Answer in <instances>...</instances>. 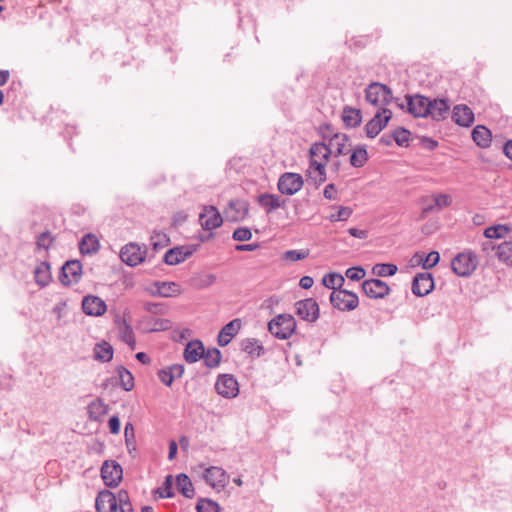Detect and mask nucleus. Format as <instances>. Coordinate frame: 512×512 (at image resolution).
Wrapping results in <instances>:
<instances>
[{
	"instance_id": "obj_38",
	"label": "nucleus",
	"mask_w": 512,
	"mask_h": 512,
	"mask_svg": "<svg viewBox=\"0 0 512 512\" xmlns=\"http://www.w3.org/2000/svg\"><path fill=\"white\" fill-rule=\"evenodd\" d=\"M95 359L101 362H109L113 358V348L107 342L98 343L94 348Z\"/></svg>"
},
{
	"instance_id": "obj_55",
	"label": "nucleus",
	"mask_w": 512,
	"mask_h": 512,
	"mask_svg": "<svg viewBox=\"0 0 512 512\" xmlns=\"http://www.w3.org/2000/svg\"><path fill=\"white\" fill-rule=\"evenodd\" d=\"M433 198L437 211L450 206V204L452 203V198L448 194H438L435 195Z\"/></svg>"
},
{
	"instance_id": "obj_7",
	"label": "nucleus",
	"mask_w": 512,
	"mask_h": 512,
	"mask_svg": "<svg viewBox=\"0 0 512 512\" xmlns=\"http://www.w3.org/2000/svg\"><path fill=\"white\" fill-rule=\"evenodd\" d=\"M146 254L147 248L145 245L140 246L137 243L130 242L121 248L120 258L128 266L135 267L144 262Z\"/></svg>"
},
{
	"instance_id": "obj_13",
	"label": "nucleus",
	"mask_w": 512,
	"mask_h": 512,
	"mask_svg": "<svg viewBox=\"0 0 512 512\" xmlns=\"http://www.w3.org/2000/svg\"><path fill=\"white\" fill-rule=\"evenodd\" d=\"M205 482L217 491H221L228 483V476L224 469L217 466H211L203 472Z\"/></svg>"
},
{
	"instance_id": "obj_9",
	"label": "nucleus",
	"mask_w": 512,
	"mask_h": 512,
	"mask_svg": "<svg viewBox=\"0 0 512 512\" xmlns=\"http://www.w3.org/2000/svg\"><path fill=\"white\" fill-rule=\"evenodd\" d=\"M303 184L304 181L300 174L285 172L279 177L277 187L281 194L292 196L301 190Z\"/></svg>"
},
{
	"instance_id": "obj_52",
	"label": "nucleus",
	"mask_w": 512,
	"mask_h": 512,
	"mask_svg": "<svg viewBox=\"0 0 512 512\" xmlns=\"http://www.w3.org/2000/svg\"><path fill=\"white\" fill-rule=\"evenodd\" d=\"M309 255L308 250H287L284 254L286 260L295 262L307 258Z\"/></svg>"
},
{
	"instance_id": "obj_40",
	"label": "nucleus",
	"mask_w": 512,
	"mask_h": 512,
	"mask_svg": "<svg viewBox=\"0 0 512 512\" xmlns=\"http://www.w3.org/2000/svg\"><path fill=\"white\" fill-rule=\"evenodd\" d=\"M344 282V277L337 272L328 273L322 279L323 285L328 289H332L333 291L341 289Z\"/></svg>"
},
{
	"instance_id": "obj_23",
	"label": "nucleus",
	"mask_w": 512,
	"mask_h": 512,
	"mask_svg": "<svg viewBox=\"0 0 512 512\" xmlns=\"http://www.w3.org/2000/svg\"><path fill=\"white\" fill-rule=\"evenodd\" d=\"M429 114L428 117H430L434 121H443L446 119L449 110H450V104L447 98H435L433 100L430 99V107H429Z\"/></svg>"
},
{
	"instance_id": "obj_59",
	"label": "nucleus",
	"mask_w": 512,
	"mask_h": 512,
	"mask_svg": "<svg viewBox=\"0 0 512 512\" xmlns=\"http://www.w3.org/2000/svg\"><path fill=\"white\" fill-rule=\"evenodd\" d=\"M144 309L151 314H163L165 307L160 303L148 302L145 304Z\"/></svg>"
},
{
	"instance_id": "obj_11",
	"label": "nucleus",
	"mask_w": 512,
	"mask_h": 512,
	"mask_svg": "<svg viewBox=\"0 0 512 512\" xmlns=\"http://www.w3.org/2000/svg\"><path fill=\"white\" fill-rule=\"evenodd\" d=\"M123 470L116 461H105L101 467V477L108 487H117L122 480Z\"/></svg>"
},
{
	"instance_id": "obj_19",
	"label": "nucleus",
	"mask_w": 512,
	"mask_h": 512,
	"mask_svg": "<svg viewBox=\"0 0 512 512\" xmlns=\"http://www.w3.org/2000/svg\"><path fill=\"white\" fill-rule=\"evenodd\" d=\"M82 310L89 316H102L106 312L107 306L100 297L87 295L82 300Z\"/></svg>"
},
{
	"instance_id": "obj_62",
	"label": "nucleus",
	"mask_w": 512,
	"mask_h": 512,
	"mask_svg": "<svg viewBox=\"0 0 512 512\" xmlns=\"http://www.w3.org/2000/svg\"><path fill=\"white\" fill-rule=\"evenodd\" d=\"M323 196L326 199L334 200L336 199V188L334 184H328L323 191Z\"/></svg>"
},
{
	"instance_id": "obj_16",
	"label": "nucleus",
	"mask_w": 512,
	"mask_h": 512,
	"mask_svg": "<svg viewBox=\"0 0 512 512\" xmlns=\"http://www.w3.org/2000/svg\"><path fill=\"white\" fill-rule=\"evenodd\" d=\"M362 290L369 298L382 299L389 294L390 287L380 279H368L363 281Z\"/></svg>"
},
{
	"instance_id": "obj_63",
	"label": "nucleus",
	"mask_w": 512,
	"mask_h": 512,
	"mask_svg": "<svg viewBox=\"0 0 512 512\" xmlns=\"http://www.w3.org/2000/svg\"><path fill=\"white\" fill-rule=\"evenodd\" d=\"M348 233L358 239H366L368 237V232L366 230L358 229L355 227L349 228Z\"/></svg>"
},
{
	"instance_id": "obj_32",
	"label": "nucleus",
	"mask_w": 512,
	"mask_h": 512,
	"mask_svg": "<svg viewBox=\"0 0 512 512\" xmlns=\"http://www.w3.org/2000/svg\"><path fill=\"white\" fill-rule=\"evenodd\" d=\"M100 248L99 240L93 234H86L79 243V250L83 255L96 253Z\"/></svg>"
},
{
	"instance_id": "obj_28",
	"label": "nucleus",
	"mask_w": 512,
	"mask_h": 512,
	"mask_svg": "<svg viewBox=\"0 0 512 512\" xmlns=\"http://www.w3.org/2000/svg\"><path fill=\"white\" fill-rule=\"evenodd\" d=\"M472 139L481 148H487L492 141L491 131L483 125H477L472 130Z\"/></svg>"
},
{
	"instance_id": "obj_45",
	"label": "nucleus",
	"mask_w": 512,
	"mask_h": 512,
	"mask_svg": "<svg viewBox=\"0 0 512 512\" xmlns=\"http://www.w3.org/2000/svg\"><path fill=\"white\" fill-rule=\"evenodd\" d=\"M310 158H321L327 161L329 156L332 155L328 144L318 142L314 143L309 150Z\"/></svg>"
},
{
	"instance_id": "obj_42",
	"label": "nucleus",
	"mask_w": 512,
	"mask_h": 512,
	"mask_svg": "<svg viewBox=\"0 0 512 512\" xmlns=\"http://www.w3.org/2000/svg\"><path fill=\"white\" fill-rule=\"evenodd\" d=\"M120 386L124 391H131L134 388V377L124 366L117 368Z\"/></svg>"
},
{
	"instance_id": "obj_54",
	"label": "nucleus",
	"mask_w": 512,
	"mask_h": 512,
	"mask_svg": "<svg viewBox=\"0 0 512 512\" xmlns=\"http://www.w3.org/2000/svg\"><path fill=\"white\" fill-rule=\"evenodd\" d=\"M440 261V254L437 251H431L422 261V267L425 270L431 269Z\"/></svg>"
},
{
	"instance_id": "obj_37",
	"label": "nucleus",
	"mask_w": 512,
	"mask_h": 512,
	"mask_svg": "<svg viewBox=\"0 0 512 512\" xmlns=\"http://www.w3.org/2000/svg\"><path fill=\"white\" fill-rule=\"evenodd\" d=\"M119 335L120 339L125 342L132 350L136 347V339L135 334L131 325H129L125 320L122 321V324L119 326Z\"/></svg>"
},
{
	"instance_id": "obj_15",
	"label": "nucleus",
	"mask_w": 512,
	"mask_h": 512,
	"mask_svg": "<svg viewBox=\"0 0 512 512\" xmlns=\"http://www.w3.org/2000/svg\"><path fill=\"white\" fill-rule=\"evenodd\" d=\"M412 293L418 297L428 295L434 289V279L429 272H421L414 276L412 281Z\"/></svg>"
},
{
	"instance_id": "obj_18",
	"label": "nucleus",
	"mask_w": 512,
	"mask_h": 512,
	"mask_svg": "<svg viewBox=\"0 0 512 512\" xmlns=\"http://www.w3.org/2000/svg\"><path fill=\"white\" fill-rule=\"evenodd\" d=\"M199 221L204 230L210 231L220 227L223 223V218L216 207L205 206L199 214Z\"/></svg>"
},
{
	"instance_id": "obj_8",
	"label": "nucleus",
	"mask_w": 512,
	"mask_h": 512,
	"mask_svg": "<svg viewBox=\"0 0 512 512\" xmlns=\"http://www.w3.org/2000/svg\"><path fill=\"white\" fill-rule=\"evenodd\" d=\"M295 313L301 319L314 323L320 316L319 305L313 298H306L295 303Z\"/></svg>"
},
{
	"instance_id": "obj_22",
	"label": "nucleus",
	"mask_w": 512,
	"mask_h": 512,
	"mask_svg": "<svg viewBox=\"0 0 512 512\" xmlns=\"http://www.w3.org/2000/svg\"><path fill=\"white\" fill-rule=\"evenodd\" d=\"M95 507L97 512H116V496L109 490L100 491L96 497Z\"/></svg>"
},
{
	"instance_id": "obj_14",
	"label": "nucleus",
	"mask_w": 512,
	"mask_h": 512,
	"mask_svg": "<svg viewBox=\"0 0 512 512\" xmlns=\"http://www.w3.org/2000/svg\"><path fill=\"white\" fill-rule=\"evenodd\" d=\"M249 212V203L243 199H232L229 201L224 215L228 221L238 222L246 218Z\"/></svg>"
},
{
	"instance_id": "obj_25",
	"label": "nucleus",
	"mask_w": 512,
	"mask_h": 512,
	"mask_svg": "<svg viewBox=\"0 0 512 512\" xmlns=\"http://www.w3.org/2000/svg\"><path fill=\"white\" fill-rule=\"evenodd\" d=\"M240 327L241 320L238 318L233 319L232 321L224 325L217 337L218 345L221 347L227 346L231 342L232 338L237 334Z\"/></svg>"
},
{
	"instance_id": "obj_30",
	"label": "nucleus",
	"mask_w": 512,
	"mask_h": 512,
	"mask_svg": "<svg viewBox=\"0 0 512 512\" xmlns=\"http://www.w3.org/2000/svg\"><path fill=\"white\" fill-rule=\"evenodd\" d=\"M342 120L346 127L355 128L360 125L362 121L361 111L350 106H346L342 112Z\"/></svg>"
},
{
	"instance_id": "obj_33",
	"label": "nucleus",
	"mask_w": 512,
	"mask_h": 512,
	"mask_svg": "<svg viewBox=\"0 0 512 512\" xmlns=\"http://www.w3.org/2000/svg\"><path fill=\"white\" fill-rule=\"evenodd\" d=\"M176 488L186 498H193L195 494L193 484L185 473L177 475Z\"/></svg>"
},
{
	"instance_id": "obj_49",
	"label": "nucleus",
	"mask_w": 512,
	"mask_h": 512,
	"mask_svg": "<svg viewBox=\"0 0 512 512\" xmlns=\"http://www.w3.org/2000/svg\"><path fill=\"white\" fill-rule=\"evenodd\" d=\"M352 214V209L350 207L346 206H340L338 207V210L336 213L331 214L328 219L331 222L336 221H346Z\"/></svg>"
},
{
	"instance_id": "obj_58",
	"label": "nucleus",
	"mask_w": 512,
	"mask_h": 512,
	"mask_svg": "<svg viewBox=\"0 0 512 512\" xmlns=\"http://www.w3.org/2000/svg\"><path fill=\"white\" fill-rule=\"evenodd\" d=\"M124 434H125V442L127 447L129 448L130 445L135 443V433H134V427L132 423L128 422L126 423L124 427Z\"/></svg>"
},
{
	"instance_id": "obj_10",
	"label": "nucleus",
	"mask_w": 512,
	"mask_h": 512,
	"mask_svg": "<svg viewBox=\"0 0 512 512\" xmlns=\"http://www.w3.org/2000/svg\"><path fill=\"white\" fill-rule=\"evenodd\" d=\"M215 389L219 395L224 398H235L239 394V384L237 379L231 374H221L218 376Z\"/></svg>"
},
{
	"instance_id": "obj_2",
	"label": "nucleus",
	"mask_w": 512,
	"mask_h": 512,
	"mask_svg": "<svg viewBox=\"0 0 512 512\" xmlns=\"http://www.w3.org/2000/svg\"><path fill=\"white\" fill-rule=\"evenodd\" d=\"M366 101L380 108L386 107L393 100L391 89L380 82H372L365 88Z\"/></svg>"
},
{
	"instance_id": "obj_50",
	"label": "nucleus",
	"mask_w": 512,
	"mask_h": 512,
	"mask_svg": "<svg viewBox=\"0 0 512 512\" xmlns=\"http://www.w3.org/2000/svg\"><path fill=\"white\" fill-rule=\"evenodd\" d=\"M345 275L352 281H359L366 275V271L362 266L350 267L346 270Z\"/></svg>"
},
{
	"instance_id": "obj_47",
	"label": "nucleus",
	"mask_w": 512,
	"mask_h": 512,
	"mask_svg": "<svg viewBox=\"0 0 512 512\" xmlns=\"http://www.w3.org/2000/svg\"><path fill=\"white\" fill-rule=\"evenodd\" d=\"M197 512H219V505L211 499H200L196 505Z\"/></svg>"
},
{
	"instance_id": "obj_24",
	"label": "nucleus",
	"mask_w": 512,
	"mask_h": 512,
	"mask_svg": "<svg viewBox=\"0 0 512 512\" xmlns=\"http://www.w3.org/2000/svg\"><path fill=\"white\" fill-rule=\"evenodd\" d=\"M140 328L145 333L166 331L172 327V323L168 319L145 317L139 323Z\"/></svg>"
},
{
	"instance_id": "obj_35",
	"label": "nucleus",
	"mask_w": 512,
	"mask_h": 512,
	"mask_svg": "<svg viewBox=\"0 0 512 512\" xmlns=\"http://www.w3.org/2000/svg\"><path fill=\"white\" fill-rule=\"evenodd\" d=\"M35 281L42 287L49 284L51 279L50 265L47 262H41L34 271Z\"/></svg>"
},
{
	"instance_id": "obj_6",
	"label": "nucleus",
	"mask_w": 512,
	"mask_h": 512,
	"mask_svg": "<svg viewBox=\"0 0 512 512\" xmlns=\"http://www.w3.org/2000/svg\"><path fill=\"white\" fill-rule=\"evenodd\" d=\"M392 111L386 107L379 108L373 118L369 120L364 129L368 138H375L392 119Z\"/></svg>"
},
{
	"instance_id": "obj_51",
	"label": "nucleus",
	"mask_w": 512,
	"mask_h": 512,
	"mask_svg": "<svg viewBox=\"0 0 512 512\" xmlns=\"http://www.w3.org/2000/svg\"><path fill=\"white\" fill-rule=\"evenodd\" d=\"M160 498H172L174 496L172 490V476L168 475L163 483V486L158 489Z\"/></svg>"
},
{
	"instance_id": "obj_64",
	"label": "nucleus",
	"mask_w": 512,
	"mask_h": 512,
	"mask_svg": "<svg viewBox=\"0 0 512 512\" xmlns=\"http://www.w3.org/2000/svg\"><path fill=\"white\" fill-rule=\"evenodd\" d=\"M116 496V499H117V508L124 504V503H128L130 502V499H129V494L126 490H119L117 495Z\"/></svg>"
},
{
	"instance_id": "obj_43",
	"label": "nucleus",
	"mask_w": 512,
	"mask_h": 512,
	"mask_svg": "<svg viewBox=\"0 0 512 512\" xmlns=\"http://www.w3.org/2000/svg\"><path fill=\"white\" fill-rule=\"evenodd\" d=\"M509 232L510 228L507 225L498 224L487 227L484 230V236L487 239H502L505 238Z\"/></svg>"
},
{
	"instance_id": "obj_27",
	"label": "nucleus",
	"mask_w": 512,
	"mask_h": 512,
	"mask_svg": "<svg viewBox=\"0 0 512 512\" xmlns=\"http://www.w3.org/2000/svg\"><path fill=\"white\" fill-rule=\"evenodd\" d=\"M203 352L204 346L200 340L190 341L184 349V359L188 363H195L202 358Z\"/></svg>"
},
{
	"instance_id": "obj_41",
	"label": "nucleus",
	"mask_w": 512,
	"mask_h": 512,
	"mask_svg": "<svg viewBox=\"0 0 512 512\" xmlns=\"http://www.w3.org/2000/svg\"><path fill=\"white\" fill-rule=\"evenodd\" d=\"M155 286L162 297H173L180 293L179 285L175 282H156Z\"/></svg>"
},
{
	"instance_id": "obj_39",
	"label": "nucleus",
	"mask_w": 512,
	"mask_h": 512,
	"mask_svg": "<svg viewBox=\"0 0 512 512\" xmlns=\"http://www.w3.org/2000/svg\"><path fill=\"white\" fill-rule=\"evenodd\" d=\"M496 255L499 261L512 266V241H504L497 246Z\"/></svg>"
},
{
	"instance_id": "obj_12",
	"label": "nucleus",
	"mask_w": 512,
	"mask_h": 512,
	"mask_svg": "<svg viewBox=\"0 0 512 512\" xmlns=\"http://www.w3.org/2000/svg\"><path fill=\"white\" fill-rule=\"evenodd\" d=\"M82 275V265L78 260L67 261L61 268L59 279L65 286L76 284Z\"/></svg>"
},
{
	"instance_id": "obj_5",
	"label": "nucleus",
	"mask_w": 512,
	"mask_h": 512,
	"mask_svg": "<svg viewBox=\"0 0 512 512\" xmlns=\"http://www.w3.org/2000/svg\"><path fill=\"white\" fill-rule=\"evenodd\" d=\"M332 306L340 311H352L359 305V298L356 293L346 289H338L330 295Z\"/></svg>"
},
{
	"instance_id": "obj_53",
	"label": "nucleus",
	"mask_w": 512,
	"mask_h": 512,
	"mask_svg": "<svg viewBox=\"0 0 512 512\" xmlns=\"http://www.w3.org/2000/svg\"><path fill=\"white\" fill-rule=\"evenodd\" d=\"M232 238L239 242L248 241L252 238V233L247 227H239L234 230Z\"/></svg>"
},
{
	"instance_id": "obj_56",
	"label": "nucleus",
	"mask_w": 512,
	"mask_h": 512,
	"mask_svg": "<svg viewBox=\"0 0 512 512\" xmlns=\"http://www.w3.org/2000/svg\"><path fill=\"white\" fill-rule=\"evenodd\" d=\"M168 241L169 239L166 237V235L161 233H157L151 237V245L155 251L163 248Z\"/></svg>"
},
{
	"instance_id": "obj_26",
	"label": "nucleus",
	"mask_w": 512,
	"mask_h": 512,
	"mask_svg": "<svg viewBox=\"0 0 512 512\" xmlns=\"http://www.w3.org/2000/svg\"><path fill=\"white\" fill-rule=\"evenodd\" d=\"M184 366L182 364H173L160 369L157 373L159 380L170 387L175 379L182 377Z\"/></svg>"
},
{
	"instance_id": "obj_48",
	"label": "nucleus",
	"mask_w": 512,
	"mask_h": 512,
	"mask_svg": "<svg viewBox=\"0 0 512 512\" xmlns=\"http://www.w3.org/2000/svg\"><path fill=\"white\" fill-rule=\"evenodd\" d=\"M394 135V142L398 146H408L409 137H410V131L403 127H398L393 132Z\"/></svg>"
},
{
	"instance_id": "obj_3",
	"label": "nucleus",
	"mask_w": 512,
	"mask_h": 512,
	"mask_svg": "<svg viewBox=\"0 0 512 512\" xmlns=\"http://www.w3.org/2000/svg\"><path fill=\"white\" fill-rule=\"evenodd\" d=\"M296 329V321L291 314H279L268 323L269 332L278 339H288Z\"/></svg>"
},
{
	"instance_id": "obj_44",
	"label": "nucleus",
	"mask_w": 512,
	"mask_h": 512,
	"mask_svg": "<svg viewBox=\"0 0 512 512\" xmlns=\"http://www.w3.org/2000/svg\"><path fill=\"white\" fill-rule=\"evenodd\" d=\"M202 358L208 368H216L220 364L222 354L219 349L212 348L207 351L204 350Z\"/></svg>"
},
{
	"instance_id": "obj_61",
	"label": "nucleus",
	"mask_w": 512,
	"mask_h": 512,
	"mask_svg": "<svg viewBox=\"0 0 512 512\" xmlns=\"http://www.w3.org/2000/svg\"><path fill=\"white\" fill-rule=\"evenodd\" d=\"M109 430L112 434H118L120 431V419L118 416H112L108 421Z\"/></svg>"
},
{
	"instance_id": "obj_1",
	"label": "nucleus",
	"mask_w": 512,
	"mask_h": 512,
	"mask_svg": "<svg viewBox=\"0 0 512 512\" xmlns=\"http://www.w3.org/2000/svg\"><path fill=\"white\" fill-rule=\"evenodd\" d=\"M477 265V255L471 250L458 253L451 261V268L459 277H469L476 270Z\"/></svg>"
},
{
	"instance_id": "obj_21",
	"label": "nucleus",
	"mask_w": 512,
	"mask_h": 512,
	"mask_svg": "<svg viewBox=\"0 0 512 512\" xmlns=\"http://www.w3.org/2000/svg\"><path fill=\"white\" fill-rule=\"evenodd\" d=\"M329 149L331 154L334 157H338L340 155H346L351 151L349 144V137L344 133H336L334 134L328 142Z\"/></svg>"
},
{
	"instance_id": "obj_57",
	"label": "nucleus",
	"mask_w": 512,
	"mask_h": 512,
	"mask_svg": "<svg viewBox=\"0 0 512 512\" xmlns=\"http://www.w3.org/2000/svg\"><path fill=\"white\" fill-rule=\"evenodd\" d=\"M52 243V237L49 232L41 233L37 238V246L40 249H48Z\"/></svg>"
},
{
	"instance_id": "obj_31",
	"label": "nucleus",
	"mask_w": 512,
	"mask_h": 512,
	"mask_svg": "<svg viewBox=\"0 0 512 512\" xmlns=\"http://www.w3.org/2000/svg\"><path fill=\"white\" fill-rule=\"evenodd\" d=\"M351 155L349 162L354 168L363 167L368 161V152L365 145H358L354 149H351Z\"/></svg>"
},
{
	"instance_id": "obj_60",
	"label": "nucleus",
	"mask_w": 512,
	"mask_h": 512,
	"mask_svg": "<svg viewBox=\"0 0 512 512\" xmlns=\"http://www.w3.org/2000/svg\"><path fill=\"white\" fill-rule=\"evenodd\" d=\"M309 177L318 186L326 181V169L320 171H309Z\"/></svg>"
},
{
	"instance_id": "obj_46",
	"label": "nucleus",
	"mask_w": 512,
	"mask_h": 512,
	"mask_svg": "<svg viewBox=\"0 0 512 512\" xmlns=\"http://www.w3.org/2000/svg\"><path fill=\"white\" fill-rule=\"evenodd\" d=\"M398 268L392 263H378L372 267V274L378 277L393 276L396 274Z\"/></svg>"
},
{
	"instance_id": "obj_34",
	"label": "nucleus",
	"mask_w": 512,
	"mask_h": 512,
	"mask_svg": "<svg viewBox=\"0 0 512 512\" xmlns=\"http://www.w3.org/2000/svg\"><path fill=\"white\" fill-rule=\"evenodd\" d=\"M241 349L249 355L260 357L264 354V347L255 338H246L241 342Z\"/></svg>"
},
{
	"instance_id": "obj_20",
	"label": "nucleus",
	"mask_w": 512,
	"mask_h": 512,
	"mask_svg": "<svg viewBox=\"0 0 512 512\" xmlns=\"http://www.w3.org/2000/svg\"><path fill=\"white\" fill-rule=\"evenodd\" d=\"M452 120L461 127H470L475 120L474 113L465 104H458L453 107Z\"/></svg>"
},
{
	"instance_id": "obj_36",
	"label": "nucleus",
	"mask_w": 512,
	"mask_h": 512,
	"mask_svg": "<svg viewBox=\"0 0 512 512\" xmlns=\"http://www.w3.org/2000/svg\"><path fill=\"white\" fill-rule=\"evenodd\" d=\"M108 412V405L105 404L101 399L92 401L88 405L89 417L92 420L98 421L102 416Z\"/></svg>"
},
{
	"instance_id": "obj_29",
	"label": "nucleus",
	"mask_w": 512,
	"mask_h": 512,
	"mask_svg": "<svg viewBox=\"0 0 512 512\" xmlns=\"http://www.w3.org/2000/svg\"><path fill=\"white\" fill-rule=\"evenodd\" d=\"M258 203L262 206L267 213H270L283 206L284 201L275 194L264 193L258 196Z\"/></svg>"
},
{
	"instance_id": "obj_4",
	"label": "nucleus",
	"mask_w": 512,
	"mask_h": 512,
	"mask_svg": "<svg viewBox=\"0 0 512 512\" xmlns=\"http://www.w3.org/2000/svg\"><path fill=\"white\" fill-rule=\"evenodd\" d=\"M405 103H399L400 109L404 110L416 118H427L430 112V99L420 94L405 96Z\"/></svg>"
},
{
	"instance_id": "obj_17",
	"label": "nucleus",
	"mask_w": 512,
	"mask_h": 512,
	"mask_svg": "<svg viewBox=\"0 0 512 512\" xmlns=\"http://www.w3.org/2000/svg\"><path fill=\"white\" fill-rule=\"evenodd\" d=\"M196 251V247L193 245L177 246L169 249L163 257V261L167 265H177L184 262Z\"/></svg>"
}]
</instances>
